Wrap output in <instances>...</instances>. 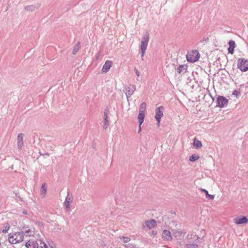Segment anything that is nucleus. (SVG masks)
Returning <instances> with one entry per match:
<instances>
[{
    "label": "nucleus",
    "instance_id": "f257e3e1",
    "mask_svg": "<svg viewBox=\"0 0 248 248\" xmlns=\"http://www.w3.org/2000/svg\"><path fill=\"white\" fill-rule=\"evenodd\" d=\"M9 238L13 239L11 243L16 244L21 242L24 239V235L23 232H16L13 235L11 233L9 234Z\"/></svg>",
    "mask_w": 248,
    "mask_h": 248
},
{
    "label": "nucleus",
    "instance_id": "f03ea898",
    "mask_svg": "<svg viewBox=\"0 0 248 248\" xmlns=\"http://www.w3.org/2000/svg\"><path fill=\"white\" fill-rule=\"evenodd\" d=\"M237 68L242 72L248 70V60L239 58L237 62Z\"/></svg>",
    "mask_w": 248,
    "mask_h": 248
},
{
    "label": "nucleus",
    "instance_id": "7ed1b4c3",
    "mask_svg": "<svg viewBox=\"0 0 248 248\" xmlns=\"http://www.w3.org/2000/svg\"><path fill=\"white\" fill-rule=\"evenodd\" d=\"M229 100L224 96L218 95L217 98L216 107L219 108H224L228 104Z\"/></svg>",
    "mask_w": 248,
    "mask_h": 248
},
{
    "label": "nucleus",
    "instance_id": "20e7f679",
    "mask_svg": "<svg viewBox=\"0 0 248 248\" xmlns=\"http://www.w3.org/2000/svg\"><path fill=\"white\" fill-rule=\"evenodd\" d=\"M136 89V87L135 85L130 84L129 86L125 87L124 89V92L125 93L128 101L129 98L135 91Z\"/></svg>",
    "mask_w": 248,
    "mask_h": 248
},
{
    "label": "nucleus",
    "instance_id": "39448f33",
    "mask_svg": "<svg viewBox=\"0 0 248 248\" xmlns=\"http://www.w3.org/2000/svg\"><path fill=\"white\" fill-rule=\"evenodd\" d=\"M199 53L197 51H193L192 52L188 53L186 55L187 61L189 62H195L198 60L199 56H198Z\"/></svg>",
    "mask_w": 248,
    "mask_h": 248
},
{
    "label": "nucleus",
    "instance_id": "423d86ee",
    "mask_svg": "<svg viewBox=\"0 0 248 248\" xmlns=\"http://www.w3.org/2000/svg\"><path fill=\"white\" fill-rule=\"evenodd\" d=\"M149 39V33L148 32H146L142 37L140 42V49H147Z\"/></svg>",
    "mask_w": 248,
    "mask_h": 248
},
{
    "label": "nucleus",
    "instance_id": "0eeeda50",
    "mask_svg": "<svg viewBox=\"0 0 248 248\" xmlns=\"http://www.w3.org/2000/svg\"><path fill=\"white\" fill-rule=\"evenodd\" d=\"M233 221L237 225L247 224L248 223V218L246 216L237 217L233 219Z\"/></svg>",
    "mask_w": 248,
    "mask_h": 248
},
{
    "label": "nucleus",
    "instance_id": "6e6552de",
    "mask_svg": "<svg viewBox=\"0 0 248 248\" xmlns=\"http://www.w3.org/2000/svg\"><path fill=\"white\" fill-rule=\"evenodd\" d=\"M164 110V108L163 106H160L157 108L155 110V119L156 120H161V118L163 116V111Z\"/></svg>",
    "mask_w": 248,
    "mask_h": 248
},
{
    "label": "nucleus",
    "instance_id": "1a4fd4ad",
    "mask_svg": "<svg viewBox=\"0 0 248 248\" xmlns=\"http://www.w3.org/2000/svg\"><path fill=\"white\" fill-rule=\"evenodd\" d=\"M186 237L187 243H194V242H196L200 239L199 236L196 235L195 233L187 234Z\"/></svg>",
    "mask_w": 248,
    "mask_h": 248
},
{
    "label": "nucleus",
    "instance_id": "9d476101",
    "mask_svg": "<svg viewBox=\"0 0 248 248\" xmlns=\"http://www.w3.org/2000/svg\"><path fill=\"white\" fill-rule=\"evenodd\" d=\"M109 109L108 108H107L104 111V124H103V128L105 129H106L109 124V121L108 120V115L109 113Z\"/></svg>",
    "mask_w": 248,
    "mask_h": 248
},
{
    "label": "nucleus",
    "instance_id": "9b49d317",
    "mask_svg": "<svg viewBox=\"0 0 248 248\" xmlns=\"http://www.w3.org/2000/svg\"><path fill=\"white\" fill-rule=\"evenodd\" d=\"M112 64V62L111 61L107 60L105 62V64L102 67V72L107 73L110 69Z\"/></svg>",
    "mask_w": 248,
    "mask_h": 248
},
{
    "label": "nucleus",
    "instance_id": "f8f14e48",
    "mask_svg": "<svg viewBox=\"0 0 248 248\" xmlns=\"http://www.w3.org/2000/svg\"><path fill=\"white\" fill-rule=\"evenodd\" d=\"M17 145L19 150H21L24 145L23 134L22 133H20L18 135Z\"/></svg>",
    "mask_w": 248,
    "mask_h": 248
},
{
    "label": "nucleus",
    "instance_id": "ddd939ff",
    "mask_svg": "<svg viewBox=\"0 0 248 248\" xmlns=\"http://www.w3.org/2000/svg\"><path fill=\"white\" fill-rule=\"evenodd\" d=\"M40 4L39 3H37L36 4H35V5L26 6L24 8V9L26 11L32 12V11H35L36 9H38L40 7Z\"/></svg>",
    "mask_w": 248,
    "mask_h": 248
},
{
    "label": "nucleus",
    "instance_id": "4468645a",
    "mask_svg": "<svg viewBox=\"0 0 248 248\" xmlns=\"http://www.w3.org/2000/svg\"><path fill=\"white\" fill-rule=\"evenodd\" d=\"M229 46L228 48V52L231 54L234 53V49L235 46V42L232 40L229 41L228 43Z\"/></svg>",
    "mask_w": 248,
    "mask_h": 248
},
{
    "label": "nucleus",
    "instance_id": "2eb2a0df",
    "mask_svg": "<svg viewBox=\"0 0 248 248\" xmlns=\"http://www.w3.org/2000/svg\"><path fill=\"white\" fill-rule=\"evenodd\" d=\"M25 246L27 248H38V244L36 241L31 242L29 241L26 243Z\"/></svg>",
    "mask_w": 248,
    "mask_h": 248
},
{
    "label": "nucleus",
    "instance_id": "dca6fc26",
    "mask_svg": "<svg viewBox=\"0 0 248 248\" xmlns=\"http://www.w3.org/2000/svg\"><path fill=\"white\" fill-rule=\"evenodd\" d=\"M162 237L164 239L169 240L171 239V236L169 231L165 230L162 233Z\"/></svg>",
    "mask_w": 248,
    "mask_h": 248
},
{
    "label": "nucleus",
    "instance_id": "f3484780",
    "mask_svg": "<svg viewBox=\"0 0 248 248\" xmlns=\"http://www.w3.org/2000/svg\"><path fill=\"white\" fill-rule=\"evenodd\" d=\"M47 186L46 183H43L40 188V193L42 197H44L46 193Z\"/></svg>",
    "mask_w": 248,
    "mask_h": 248
},
{
    "label": "nucleus",
    "instance_id": "a211bd4d",
    "mask_svg": "<svg viewBox=\"0 0 248 248\" xmlns=\"http://www.w3.org/2000/svg\"><path fill=\"white\" fill-rule=\"evenodd\" d=\"M200 190H201V192H204L205 194V196L207 199L211 200H214V196L213 195L209 194L207 190L203 188H200Z\"/></svg>",
    "mask_w": 248,
    "mask_h": 248
},
{
    "label": "nucleus",
    "instance_id": "6ab92c4d",
    "mask_svg": "<svg viewBox=\"0 0 248 248\" xmlns=\"http://www.w3.org/2000/svg\"><path fill=\"white\" fill-rule=\"evenodd\" d=\"M186 66L184 65H180L177 69L178 74L185 73L186 71Z\"/></svg>",
    "mask_w": 248,
    "mask_h": 248
},
{
    "label": "nucleus",
    "instance_id": "aec40b11",
    "mask_svg": "<svg viewBox=\"0 0 248 248\" xmlns=\"http://www.w3.org/2000/svg\"><path fill=\"white\" fill-rule=\"evenodd\" d=\"M146 224L147 225V227L151 229L154 228L156 225V223L155 220L152 219L149 221H147Z\"/></svg>",
    "mask_w": 248,
    "mask_h": 248
},
{
    "label": "nucleus",
    "instance_id": "412c9836",
    "mask_svg": "<svg viewBox=\"0 0 248 248\" xmlns=\"http://www.w3.org/2000/svg\"><path fill=\"white\" fill-rule=\"evenodd\" d=\"M193 145L196 149H199L202 146V143L201 141L195 138L194 139Z\"/></svg>",
    "mask_w": 248,
    "mask_h": 248
},
{
    "label": "nucleus",
    "instance_id": "4be33fe9",
    "mask_svg": "<svg viewBox=\"0 0 248 248\" xmlns=\"http://www.w3.org/2000/svg\"><path fill=\"white\" fill-rule=\"evenodd\" d=\"M144 117H145V113H144L139 112V114L138 117V119L139 123V124H140V125H141L143 123Z\"/></svg>",
    "mask_w": 248,
    "mask_h": 248
},
{
    "label": "nucleus",
    "instance_id": "5701e85b",
    "mask_svg": "<svg viewBox=\"0 0 248 248\" xmlns=\"http://www.w3.org/2000/svg\"><path fill=\"white\" fill-rule=\"evenodd\" d=\"M80 48V43L79 42H78L74 47V49L72 51V54L75 55L79 50Z\"/></svg>",
    "mask_w": 248,
    "mask_h": 248
},
{
    "label": "nucleus",
    "instance_id": "b1692460",
    "mask_svg": "<svg viewBox=\"0 0 248 248\" xmlns=\"http://www.w3.org/2000/svg\"><path fill=\"white\" fill-rule=\"evenodd\" d=\"M146 103L145 102H142L140 106L139 112L145 113V112L146 111Z\"/></svg>",
    "mask_w": 248,
    "mask_h": 248
},
{
    "label": "nucleus",
    "instance_id": "393cba45",
    "mask_svg": "<svg viewBox=\"0 0 248 248\" xmlns=\"http://www.w3.org/2000/svg\"><path fill=\"white\" fill-rule=\"evenodd\" d=\"M10 226L9 223H6L4 225V227H3L2 229V232L3 233H6L8 231V230L10 229Z\"/></svg>",
    "mask_w": 248,
    "mask_h": 248
},
{
    "label": "nucleus",
    "instance_id": "a878e982",
    "mask_svg": "<svg viewBox=\"0 0 248 248\" xmlns=\"http://www.w3.org/2000/svg\"><path fill=\"white\" fill-rule=\"evenodd\" d=\"M186 248H199V246L197 244L194 243H187L186 244Z\"/></svg>",
    "mask_w": 248,
    "mask_h": 248
},
{
    "label": "nucleus",
    "instance_id": "bb28decb",
    "mask_svg": "<svg viewBox=\"0 0 248 248\" xmlns=\"http://www.w3.org/2000/svg\"><path fill=\"white\" fill-rule=\"evenodd\" d=\"M70 202H70L69 201H65V200L64 201V205L65 208V210L67 212L69 211L70 210Z\"/></svg>",
    "mask_w": 248,
    "mask_h": 248
},
{
    "label": "nucleus",
    "instance_id": "cd10ccee",
    "mask_svg": "<svg viewBox=\"0 0 248 248\" xmlns=\"http://www.w3.org/2000/svg\"><path fill=\"white\" fill-rule=\"evenodd\" d=\"M119 238L123 241L124 243H127L130 241V238L128 237L120 236Z\"/></svg>",
    "mask_w": 248,
    "mask_h": 248
},
{
    "label": "nucleus",
    "instance_id": "c85d7f7f",
    "mask_svg": "<svg viewBox=\"0 0 248 248\" xmlns=\"http://www.w3.org/2000/svg\"><path fill=\"white\" fill-rule=\"evenodd\" d=\"M199 158V156L198 155L193 154L189 158V161L194 162L198 160Z\"/></svg>",
    "mask_w": 248,
    "mask_h": 248
},
{
    "label": "nucleus",
    "instance_id": "c756f323",
    "mask_svg": "<svg viewBox=\"0 0 248 248\" xmlns=\"http://www.w3.org/2000/svg\"><path fill=\"white\" fill-rule=\"evenodd\" d=\"M73 195L72 194H70V192L67 193V195L65 198V201H69L70 202H72L73 200Z\"/></svg>",
    "mask_w": 248,
    "mask_h": 248
},
{
    "label": "nucleus",
    "instance_id": "7c9ffc66",
    "mask_svg": "<svg viewBox=\"0 0 248 248\" xmlns=\"http://www.w3.org/2000/svg\"><path fill=\"white\" fill-rule=\"evenodd\" d=\"M209 37H203L201 40L200 41V43H202L203 45H205L209 42Z\"/></svg>",
    "mask_w": 248,
    "mask_h": 248
},
{
    "label": "nucleus",
    "instance_id": "2f4dec72",
    "mask_svg": "<svg viewBox=\"0 0 248 248\" xmlns=\"http://www.w3.org/2000/svg\"><path fill=\"white\" fill-rule=\"evenodd\" d=\"M232 94L235 96L236 98H238L241 95V93L239 91L234 90Z\"/></svg>",
    "mask_w": 248,
    "mask_h": 248
},
{
    "label": "nucleus",
    "instance_id": "473e14b6",
    "mask_svg": "<svg viewBox=\"0 0 248 248\" xmlns=\"http://www.w3.org/2000/svg\"><path fill=\"white\" fill-rule=\"evenodd\" d=\"M47 243L50 248H55V245L51 240H47Z\"/></svg>",
    "mask_w": 248,
    "mask_h": 248
},
{
    "label": "nucleus",
    "instance_id": "72a5a7b5",
    "mask_svg": "<svg viewBox=\"0 0 248 248\" xmlns=\"http://www.w3.org/2000/svg\"><path fill=\"white\" fill-rule=\"evenodd\" d=\"M125 248H136V245L133 243H128L124 245Z\"/></svg>",
    "mask_w": 248,
    "mask_h": 248
},
{
    "label": "nucleus",
    "instance_id": "f704fd0d",
    "mask_svg": "<svg viewBox=\"0 0 248 248\" xmlns=\"http://www.w3.org/2000/svg\"><path fill=\"white\" fill-rule=\"evenodd\" d=\"M40 244H43V246H41V248H48V246L44 242H43L42 240H40Z\"/></svg>",
    "mask_w": 248,
    "mask_h": 248
},
{
    "label": "nucleus",
    "instance_id": "c9c22d12",
    "mask_svg": "<svg viewBox=\"0 0 248 248\" xmlns=\"http://www.w3.org/2000/svg\"><path fill=\"white\" fill-rule=\"evenodd\" d=\"M146 50V49H140V50L141 52V58L144 56Z\"/></svg>",
    "mask_w": 248,
    "mask_h": 248
},
{
    "label": "nucleus",
    "instance_id": "e433bc0d",
    "mask_svg": "<svg viewBox=\"0 0 248 248\" xmlns=\"http://www.w3.org/2000/svg\"><path fill=\"white\" fill-rule=\"evenodd\" d=\"M135 71L136 75L138 77L140 76V72L137 69H135Z\"/></svg>",
    "mask_w": 248,
    "mask_h": 248
},
{
    "label": "nucleus",
    "instance_id": "4c0bfd02",
    "mask_svg": "<svg viewBox=\"0 0 248 248\" xmlns=\"http://www.w3.org/2000/svg\"><path fill=\"white\" fill-rule=\"evenodd\" d=\"M141 125H140V124H139V130H138V133H140V132L141 131Z\"/></svg>",
    "mask_w": 248,
    "mask_h": 248
},
{
    "label": "nucleus",
    "instance_id": "58836bf2",
    "mask_svg": "<svg viewBox=\"0 0 248 248\" xmlns=\"http://www.w3.org/2000/svg\"><path fill=\"white\" fill-rule=\"evenodd\" d=\"M100 245L103 246V247H105L106 246V244H105L104 242L103 241H101L100 242Z\"/></svg>",
    "mask_w": 248,
    "mask_h": 248
},
{
    "label": "nucleus",
    "instance_id": "ea45409f",
    "mask_svg": "<svg viewBox=\"0 0 248 248\" xmlns=\"http://www.w3.org/2000/svg\"><path fill=\"white\" fill-rule=\"evenodd\" d=\"M22 213L23 214L25 215H27V214H28L27 213V211L26 210H25L22 211Z\"/></svg>",
    "mask_w": 248,
    "mask_h": 248
},
{
    "label": "nucleus",
    "instance_id": "a19ab883",
    "mask_svg": "<svg viewBox=\"0 0 248 248\" xmlns=\"http://www.w3.org/2000/svg\"><path fill=\"white\" fill-rule=\"evenodd\" d=\"M157 121V125L158 126H159L160 125V121L161 120H159V121H158V120H156Z\"/></svg>",
    "mask_w": 248,
    "mask_h": 248
},
{
    "label": "nucleus",
    "instance_id": "79ce46f5",
    "mask_svg": "<svg viewBox=\"0 0 248 248\" xmlns=\"http://www.w3.org/2000/svg\"><path fill=\"white\" fill-rule=\"evenodd\" d=\"M47 155V156H49L50 154H49L48 153H46L45 154H44V155Z\"/></svg>",
    "mask_w": 248,
    "mask_h": 248
},
{
    "label": "nucleus",
    "instance_id": "37998d69",
    "mask_svg": "<svg viewBox=\"0 0 248 248\" xmlns=\"http://www.w3.org/2000/svg\"><path fill=\"white\" fill-rule=\"evenodd\" d=\"M152 233H153V234H156V232H154V231H153V232H152Z\"/></svg>",
    "mask_w": 248,
    "mask_h": 248
},
{
    "label": "nucleus",
    "instance_id": "c03bdc74",
    "mask_svg": "<svg viewBox=\"0 0 248 248\" xmlns=\"http://www.w3.org/2000/svg\"><path fill=\"white\" fill-rule=\"evenodd\" d=\"M29 232H30V230L27 231L26 232V233H28Z\"/></svg>",
    "mask_w": 248,
    "mask_h": 248
}]
</instances>
